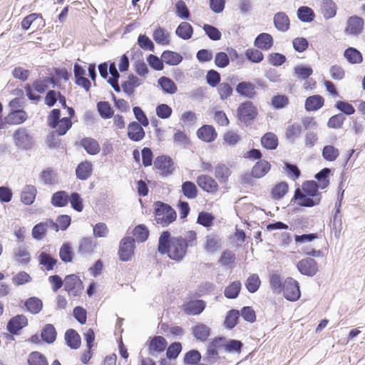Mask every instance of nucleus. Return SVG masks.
I'll return each mask as SVG.
<instances>
[{"mask_svg": "<svg viewBox=\"0 0 365 365\" xmlns=\"http://www.w3.org/2000/svg\"><path fill=\"white\" fill-rule=\"evenodd\" d=\"M331 170L329 168H325L315 175V178L319 181L321 189H324L328 186L329 183V174Z\"/></svg>", "mask_w": 365, "mask_h": 365, "instance_id": "59", "label": "nucleus"}, {"mask_svg": "<svg viewBox=\"0 0 365 365\" xmlns=\"http://www.w3.org/2000/svg\"><path fill=\"white\" fill-rule=\"evenodd\" d=\"M364 21L362 18L353 16L348 19L344 32L347 34L358 36L364 29Z\"/></svg>", "mask_w": 365, "mask_h": 365, "instance_id": "10", "label": "nucleus"}, {"mask_svg": "<svg viewBox=\"0 0 365 365\" xmlns=\"http://www.w3.org/2000/svg\"><path fill=\"white\" fill-rule=\"evenodd\" d=\"M197 137L202 140L210 143L214 141L217 137L215 128L210 125H205L197 131Z\"/></svg>", "mask_w": 365, "mask_h": 365, "instance_id": "22", "label": "nucleus"}, {"mask_svg": "<svg viewBox=\"0 0 365 365\" xmlns=\"http://www.w3.org/2000/svg\"><path fill=\"white\" fill-rule=\"evenodd\" d=\"M59 257L61 259L67 263L71 262L73 258L72 247L68 242H64L59 250Z\"/></svg>", "mask_w": 365, "mask_h": 365, "instance_id": "46", "label": "nucleus"}, {"mask_svg": "<svg viewBox=\"0 0 365 365\" xmlns=\"http://www.w3.org/2000/svg\"><path fill=\"white\" fill-rule=\"evenodd\" d=\"M97 109L100 115L104 119L110 118L113 115V110L107 101L98 102Z\"/></svg>", "mask_w": 365, "mask_h": 365, "instance_id": "52", "label": "nucleus"}, {"mask_svg": "<svg viewBox=\"0 0 365 365\" xmlns=\"http://www.w3.org/2000/svg\"><path fill=\"white\" fill-rule=\"evenodd\" d=\"M302 133V126L300 124L294 123L289 125L285 132L286 138L294 143L297 138H298Z\"/></svg>", "mask_w": 365, "mask_h": 365, "instance_id": "44", "label": "nucleus"}, {"mask_svg": "<svg viewBox=\"0 0 365 365\" xmlns=\"http://www.w3.org/2000/svg\"><path fill=\"white\" fill-rule=\"evenodd\" d=\"M92 171L93 165L91 163L88 161L82 162L76 168V177L81 180H86L90 178Z\"/></svg>", "mask_w": 365, "mask_h": 365, "instance_id": "26", "label": "nucleus"}, {"mask_svg": "<svg viewBox=\"0 0 365 365\" xmlns=\"http://www.w3.org/2000/svg\"><path fill=\"white\" fill-rule=\"evenodd\" d=\"M36 192V189L34 186H25L21 195V202L25 205L32 204L35 200Z\"/></svg>", "mask_w": 365, "mask_h": 365, "instance_id": "38", "label": "nucleus"}, {"mask_svg": "<svg viewBox=\"0 0 365 365\" xmlns=\"http://www.w3.org/2000/svg\"><path fill=\"white\" fill-rule=\"evenodd\" d=\"M297 267L301 274L309 277L314 276L319 270L317 262L310 257L300 260Z\"/></svg>", "mask_w": 365, "mask_h": 365, "instance_id": "8", "label": "nucleus"}, {"mask_svg": "<svg viewBox=\"0 0 365 365\" xmlns=\"http://www.w3.org/2000/svg\"><path fill=\"white\" fill-rule=\"evenodd\" d=\"M222 341L220 345L222 350L227 353H237L240 354L242 351L243 344L236 339H226L224 337H219Z\"/></svg>", "mask_w": 365, "mask_h": 365, "instance_id": "17", "label": "nucleus"}, {"mask_svg": "<svg viewBox=\"0 0 365 365\" xmlns=\"http://www.w3.org/2000/svg\"><path fill=\"white\" fill-rule=\"evenodd\" d=\"M270 170L269 163L262 160L258 161L252 168V175L255 178H260L264 176Z\"/></svg>", "mask_w": 365, "mask_h": 365, "instance_id": "29", "label": "nucleus"}, {"mask_svg": "<svg viewBox=\"0 0 365 365\" xmlns=\"http://www.w3.org/2000/svg\"><path fill=\"white\" fill-rule=\"evenodd\" d=\"M182 191L188 199H194L197 195V190L195 185L190 181H185L182 185Z\"/></svg>", "mask_w": 365, "mask_h": 365, "instance_id": "54", "label": "nucleus"}, {"mask_svg": "<svg viewBox=\"0 0 365 365\" xmlns=\"http://www.w3.org/2000/svg\"><path fill=\"white\" fill-rule=\"evenodd\" d=\"M221 239L219 236L213 234L209 235L206 237L205 250L208 252L213 253L221 247Z\"/></svg>", "mask_w": 365, "mask_h": 365, "instance_id": "33", "label": "nucleus"}, {"mask_svg": "<svg viewBox=\"0 0 365 365\" xmlns=\"http://www.w3.org/2000/svg\"><path fill=\"white\" fill-rule=\"evenodd\" d=\"M197 183L200 188L207 192L214 193L218 190L217 182L209 175H201L198 176Z\"/></svg>", "mask_w": 365, "mask_h": 365, "instance_id": "15", "label": "nucleus"}, {"mask_svg": "<svg viewBox=\"0 0 365 365\" xmlns=\"http://www.w3.org/2000/svg\"><path fill=\"white\" fill-rule=\"evenodd\" d=\"M282 291L284 297L291 302L297 301L301 296L299 282L292 277L284 282Z\"/></svg>", "mask_w": 365, "mask_h": 365, "instance_id": "6", "label": "nucleus"}, {"mask_svg": "<svg viewBox=\"0 0 365 365\" xmlns=\"http://www.w3.org/2000/svg\"><path fill=\"white\" fill-rule=\"evenodd\" d=\"M313 73V70L312 67L304 66V65H298L294 68V76L302 80H306Z\"/></svg>", "mask_w": 365, "mask_h": 365, "instance_id": "51", "label": "nucleus"}, {"mask_svg": "<svg viewBox=\"0 0 365 365\" xmlns=\"http://www.w3.org/2000/svg\"><path fill=\"white\" fill-rule=\"evenodd\" d=\"M297 16L303 22H311L315 16L313 10L308 6H301L297 10Z\"/></svg>", "mask_w": 365, "mask_h": 365, "instance_id": "49", "label": "nucleus"}, {"mask_svg": "<svg viewBox=\"0 0 365 365\" xmlns=\"http://www.w3.org/2000/svg\"><path fill=\"white\" fill-rule=\"evenodd\" d=\"M29 365H48L46 358L38 351L29 354L27 359Z\"/></svg>", "mask_w": 365, "mask_h": 365, "instance_id": "48", "label": "nucleus"}, {"mask_svg": "<svg viewBox=\"0 0 365 365\" xmlns=\"http://www.w3.org/2000/svg\"><path fill=\"white\" fill-rule=\"evenodd\" d=\"M133 235L138 242H145L148 236L149 231L144 225H139L133 230Z\"/></svg>", "mask_w": 365, "mask_h": 365, "instance_id": "61", "label": "nucleus"}, {"mask_svg": "<svg viewBox=\"0 0 365 365\" xmlns=\"http://www.w3.org/2000/svg\"><path fill=\"white\" fill-rule=\"evenodd\" d=\"M64 288L70 296L78 297L83 290V284L76 274L67 275L64 279Z\"/></svg>", "mask_w": 365, "mask_h": 365, "instance_id": "5", "label": "nucleus"}, {"mask_svg": "<svg viewBox=\"0 0 365 365\" xmlns=\"http://www.w3.org/2000/svg\"><path fill=\"white\" fill-rule=\"evenodd\" d=\"M24 304L26 309L33 314L39 313L43 308L42 301L35 297L26 299Z\"/></svg>", "mask_w": 365, "mask_h": 365, "instance_id": "39", "label": "nucleus"}, {"mask_svg": "<svg viewBox=\"0 0 365 365\" xmlns=\"http://www.w3.org/2000/svg\"><path fill=\"white\" fill-rule=\"evenodd\" d=\"M154 166L165 176L170 175L174 170L172 159L165 155L158 156L154 161Z\"/></svg>", "mask_w": 365, "mask_h": 365, "instance_id": "11", "label": "nucleus"}, {"mask_svg": "<svg viewBox=\"0 0 365 365\" xmlns=\"http://www.w3.org/2000/svg\"><path fill=\"white\" fill-rule=\"evenodd\" d=\"M288 191V185L286 182L277 184L272 190V195L274 199L279 200L284 196Z\"/></svg>", "mask_w": 365, "mask_h": 365, "instance_id": "64", "label": "nucleus"}, {"mask_svg": "<svg viewBox=\"0 0 365 365\" xmlns=\"http://www.w3.org/2000/svg\"><path fill=\"white\" fill-rule=\"evenodd\" d=\"M38 259L39 264L43 266L47 271L52 270L57 263V259L45 251L39 252Z\"/></svg>", "mask_w": 365, "mask_h": 365, "instance_id": "30", "label": "nucleus"}, {"mask_svg": "<svg viewBox=\"0 0 365 365\" xmlns=\"http://www.w3.org/2000/svg\"><path fill=\"white\" fill-rule=\"evenodd\" d=\"M68 195L66 191H58L51 197V203L55 207H64L68 204Z\"/></svg>", "mask_w": 365, "mask_h": 365, "instance_id": "43", "label": "nucleus"}, {"mask_svg": "<svg viewBox=\"0 0 365 365\" xmlns=\"http://www.w3.org/2000/svg\"><path fill=\"white\" fill-rule=\"evenodd\" d=\"M256 110L250 101H246L240 105L237 109V116L242 121H247L255 118Z\"/></svg>", "mask_w": 365, "mask_h": 365, "instance_id": "13", "label": "nucleus"}, {"mask_svg": "<svg viewBox=\"0 0 365 365\" xmlns=\"http://www.w3.org/2000/svg\"><path fill=\"white\" fill-rule=\"evenodd\" d=\"M28 118L26 112L24 110H11L6 117L5 123L9 125H19L23 123Z\"/></svg>", "mask_w": 365, "mask_h": 365, "instance_id": "20", "label": "nucleus"}, {"mask_svg": "<svg viewBox=\"0 0 365 365\" xmlns=\"http://www.w3.org/2000/svg\"><path fill=\"white\" fill-rule=\"evenodd\" d=\"M339 155V150L333 145H325L322 150V156L327 161H334Z\"/></svg>", "mask_w": 365, "mask_h": 365, "instance_id": "56", "label": "nucleus"}, {"mask_svg": "<svg viewBox=\"0 0 365 365\" xmlns=\"http://www.w3.org/2000/svg\"><path fill=\"white\" fill-rule=\"evenodd\" d=\"M158 83L165 93L173 94L177 90V86L170 78L163 76L158 79Z\"/></svg>", "mask_w": 365, "mask_h": 365, "instance_id": "42", "label": "nucleus"}, {"mask_svg": "<svg viewBox=\"0 0 365 365\" xmlns=\"http://www.w3.org/2000/svg\"><path fill=\"white\" fill-rule=\"evenodd\" d=\"M162 61L168 65L176 66L182 61V57L177 52L165 51L162 54Z\"/></svg>", "mask_w": 365, "mask_h": 365, "instance_id": "37", "label": "nucleus"}, {"mask_svg": "<svg viewBox=\"0 0 365 365\" xmlns=\"http://www.w3.org/2000/svg\"><path fill=\"white\" fill-rule=\"evenodd\" d=\"M28 319L23 314L12 317L7 324V330L13 334H16L19 330L27 326Z\"/></svg>", "mask_w": 365, "mask_h": 365, "instance_id": "14", "label": "nucleus"}, {"mask_svg": "<svg viewBox=\"0 0 365 365\" xmlns=\"http://www.w3.org/2000/svg\"><path fill=\"white\" fill-rule=\"evenodd\" d=\"M60 110L53 109L47 117V122L51 128L56 129L58 135H63L71 128L72 122L70 118H60Z\"/></svg>", "mask_w": 365, "mask_h": 365, "instance_id": "3", "label": "nucleus"}, {"mask_svg": "<svg viewBox=\"0 0 365 365\" xmlns=\"http://www.w3.org/2000/svg\"><path fill=\"white\" fill-rule=\"evenodd\" d=\"M256 86L250 81H242L236 86V92L247 98H253L256 94Z\"/></svg>", "mask_w": 365, "mask_h": 365, "instance_id": "18", "label": "nucleus"}, {"mask_svg": "<svg viewBox=\"0 0 365 365\" xmlns=\"http://www.w3.org/2000/svg\"><path fill=\"white\" fill-rule=\"evenodd\" d=\"M261 281L257 274L250 275L245 282V287L251 293L256 292L259 288Z\"/></svg>", "mask_w": 365, "mask_h": 365, "instance_id": "58", "label": "nucleus"}, {"mask_svg": "<svg viewBox=\"0 0 365 365\" xmlns=\"http://www.w3.org/2000/svg\"><path fill=\"white\" fill-rule=\"evenodd\" d=\"M322 12L325 19L333 18L336 13V6L331 0H324L322 5Z\"/></svg>", "mask_w": 365, "mask_h": 365, "instance_id": "41", "label": "nucleus"}, {"mask_svg": "<svg viewBox=\"0 0 365 365\" xmlns=\"http://www.w3.org/2000/svg\"><path fill=\"white\" fill-rule=\"evenodd\" d=\"M344 57L350 63H359L363 60L361 53L357 49L352 47L345 50Z\"/></svg>", "mask_w": 365, "mask_h": 365, "instance_id": "47", "label": "nucleus"}, {"mask_svg": "<svg viewBox=\"0 0 365 365\" xmlns=\"http://www.w3.org/2000/svg\"><path fill=\"white\" fill-rule=\"evenodd\" d=\"M240 317V312L236 309H231L227 312L225 320V326L229 329L234 328L237 324V320Z\"/></svg>", "mask_w": 365, "mask_h": 365, "instance_id": "57", "label": "nucleus"}, {"mask_svg": "<svg viewBox=\"0 0 365 365\" xmlns=\"http://www.w3.org/2000/svg\"><path fill=\"white\" fill-rule=\"evenodd\" d=\"M141 124L133 121L129 123L128 126V136L135 142H138L145 138V133Z\"/></svg>", "mask_w": 365, "mask_h": 365, "instance_id": "16", "label": "nucleus"}, {"mask_svg": "<svg viewBox=\"0 0 365 365\" xmlns=\"http://www.w3.org/2000/svg\"><path fill=\"white\" fill-rule=\"evenodd\" d=\"M192 333L197 339L205 341L210 335V328L203 324H197L193 328Z\"/></svg>", "mask_w": 365, "mask_h": 365, "instance_id": "55", "label": "nucleus"}, {"mask_svg": "<svg viewBox=\"0 0 365 365\" xmlns=\"http://www.w3.org/2000/svg\"><path fill=\"white\" fill-rule=\"evenodd\" d=\"M15 145L20 149L28 150H31L34 145L33 138L28 133L24 128L17 129L14 134Z\"/></svg>", "mask_w": 365, "mask_h": 365, "instance_id": "4", "label": "nucleus"}, {"mask_svg": "<svg viewBox=\"0 0 365 365\" xmlns=\"http://www.w3.org/2000/svg\"><path fill=\"white\" fill-rule=\"evenodd\" d=\"M57 332L54 326L51 324H46L42 330L41 336L43 341L51 344L55 341L56 339Z\"/></svg>", "mask_w": 365, "mask_h": 365, "instance_id": "34", "label": "nucleus"}, {"mask_svg": "<svg viewBox=\"0 0 365 365\" xmlns=\"http://www.w3.org/2000/svg\"><path fill=\"white\" fill-rule=\"evenodd\" d=\"M205 303L202 300H195L187 302L183 305V311L189 315L199 314L203 312Z\"/></svg>", "mask_w": 365, "mask_h": 365, "instance_id": "23", "label": "nucleus"}, {"mask_svg": "<svg viewBox=\"0 0 365 365\" xmlns=\"http://www.w3.org/2000/svg\"><path fill=\"white\" fill-rule=\"evenodd\" d=\"M135 239L132 237H125L120 241L118 255L121 261L127 262L131 259L134 252Z\"/></svg>", "mask_w": 365, "mask_h": 365, "instance_id": "7", "label": "nucleus"}, {"mask_svg": "<svg viewBox=\"0 0 365 365\" xmlns=\"http://www.w3.org/2000/svg\"><path fill=\"white\" fill-rule=\"evenodd\" d=\"M197 244L195 231H187L184 237H171L170 232L163 231L158 239V250L161 255L167 254L170 259L180 262L185 257L187 248Z\"/></svg>", "mask_w": 365, "mask_h": 365, "instance_id": "1", "label": "nucleus"}, {"mask_svg": "<svg viewBox=\"0 0 365 365\" xmlns=\"http://www.w3.org/2000/svg\"><path fill=\"white\" fill-rule=\"evenodd\" d=\"M241 290V283L235 281L225 289V296L228 299H235L238 297Z\"/></svg>", "mask_w": 365, "mask_h": 365, "instance_id": "53", "label": "nucleus"}, {"mask_svg": "<svg viewBox=\"0 0 365 365\" xmlns=\"http://www.w3.org/2000/svg\"><path fill=\"white\" fill-rule=\"evenodd\" d=\"M232 91V87L228 83L222 82L217 85V93L222 101L229 98Z\"/></svg>", "mask_w": 365, "mask_h": 365, "instance_id": "62", "label": "nucleus"}, {"mask_svg": "<svg viewBox=\"0 0 365 365\" xmlns=\"http://www.w3.org/2000/svg\"><path fill=\"white\" fill-rule=\"evenodd\" d=\"M294 198L295 200H299L298 204L303 207H313L319 204L321 200V197H313L303 194L299 190H296Z\"/></svg>", "mask_w": 365, "mask_h": 365, "instance_id": "21", "label": "nucleus"}, {"mask_svg": "<svg viewBox=\"0 0 365 365\" xmlns=\"http://www.w3.org/2000/svg\"><path fill=\"white\" fill-rule=\"evenodd\" d=\"M324 100L320 95H314L308 97L305 101V109L307 111H314L324 106Z\"/></svg>", "mask_w": 365, "mask_h": 365, "instance_id": "27", "label": "nucleus"}, {"mask_svg": "<svg viewBox=\"0 0 365 365\" xmlns=\"http://www.w3.org/2000/svg\"><path fill=\"white\" fill-rule=\"evenodd\" d=\"M230 175L231 170L227 165L219 163L215 166V175L220 182H226Z\"/></svg>", "mask_w": 365, "mask_h": 365, "instance_id": "35", "label": "nucleus"}, {"mask_svg": "<svg viewBox=\"0 0 365 365\" xmlns=\"http://www.w3.org/2000/svg\"><path fill=\"white\" fill-rule=\"evenodd\" d=\"M81 145L90 155H96L101 150L100 145L98 141L91 138H85L82 139Z\"/></svg>", "mask_w": 365, "mask_h": 365, "instance_id": "32", "label": "nucleus"}, {"mask_svg": "<svg viewBox=\"0 0 365 365\" xmlns=\"http://www.w3.org/2000/svg\"><path fill=\"white\" fill-rule=\"evenodd\" d=\"M273 41V38L270 34L262 33L255 38L254 45L258 48L267 51L272 48Z\"/></svg>", "mask_w": 365, "mask_h": 365, "instance_id": "25", "label": "nucleus"}, {"mask_svg": "<svg viewBox=\"0 0 365 365\" xmlns=\"http://www.w3.org/2000/svg\"><path fill=\"white\" fill-rule=\"evenodd\" d=\"M153 39L157 43L167 45L169 43V34L159 27L153 32Z\"/></svg>", "mask_w": 365, "mask_h": 365, "instance_id": "60", "label": "nucleus"}, {"mask_svg": "<svg viewBox=\"0 0 365 365\" xmlns=\"http://www.w3.org/2000/svg\"><path fill=\"white\" fill-rule=\"evenodd\" d=\"M148 346L149 354L154 356L155 353H160L165 349L167 341L163 336H155L150 341Z\"/></svg>", "mask_w": 365, "mask_h": 365, "instance_id": "19", "label": "nucleus"}, {"mask_svg": "<svg viewBox=\"0 0 365 365\" xmlns=\"http://www.w3.org/2000/svg\"><path fill=\"white\" fill-rule=\"evenodd\" d=\"M261 143L264 148L274 150L278 145V139L274 133H267L262 138Z\"/></svg>", "mask_w": 365, "mask_h": 365, "instance_id": "45", "label": "nucleus"}, {"mask_svg": "<svg viewBox=\"0 0 365 365\" xmlns=\"http://www.w3.org/2000/svg\"><path fill=\"white\" fill-rule=\"evenodd\" d=\"M346 117L343 113H339L331 116L327 123V126L334 129H339L342 128Z\"/></svg>", "mask_w": 365, "mask_h": 365, "instance_id": "63", "label": "nucleus"}, {"mask_svg": "<svg viewBox=\"0 0 365 365\" xmlns=\"http://www.w3.org/2000/svg\"><path fill=\"white\" fill-rule=\"evenodd\" d=\"M274 24L278 31L285 32L289 29V19L284 12H277L274 16Z\"/></svg>", "mask_w": 365, "mask_h": 365, "instance_id": "24", "label": "nucleus"}, {"mask_svg": "<svg viewBox=\"0 0 365 365\" xmlns=\"http://www.w3.org/2000/svg\"><path fill=\"white\" fill-rule=\"evenodd\" d=\"M98 246V242L91 237H83L78 245V253L83 256L91 255Z\"/></svg>", "mask_w": 365, "mask_h": 365, "instance_id": "12", "label": "nucleus"}, {"mask_svg": "<svg viewBox=\"0 0 365 365\" xmlns=\"http://www.w3.org/2000/svg\"><path fill=\"white\" fill-rule=\"evenodd\" d=\"M175 34L180 38L184 40H187L192 37L193 29L189 23L184 21L180 24L177 27Z\"/></svg>", "mask_w": 365, "mask_h": 365, "instance_id": "40", "label": "nucleus"}, {"mask_svg": "<svg viewBox=\"0 0 365 365\" xmlns=\"http://www.w3.org/2000/svg\"><path fill=\"white\" fill-rule=\"evenodd\" d=\"M38 24V26H44V21L41 14L33 13L26 16L21 21V27L28 30L32 24Z\"/></svg>", "mask_w": 365, "mask_h": 365, "instance_id": "31", "label": "nucleus"}, {"mask_svg": "<svg viewBox=\"0 0 365 365\" xmlns=\"http://www.w3.org/2000/svg\"><path fill=\"white\" fill-rule=\"evenodd\" d=\"M66 344L73 349H76L81 346V337L73 329H68L65 333Z\"/></svg>", "mask_w": 365, "mask_h": 365, "instance_id": "28", "label": "nucleus"}, {"mask_svg": "<svg viewBox=\"0 0 365 365\" xmlns=\"http://www.w3.org/2000/svg\"><path fill=\"white\" fill-rule=\"evenodd\" d=\"M142 81L137 76L130 75L127 81L122 84V88L125 93L128 95H132L134 92L135 88L141 85Z\"/></svg>", "mask_w": 365, "mask_h": 365, "instance_id": "36", "label": "nucleus"}, {"mask_svg": "<svg viewBox=\"0 0 365 365\" xmlns=\"http://www.w3.org/2000/svg\"><path fill=\"white\" fill-rule=\"evenodd\" d=\"M319 185L314 180L307 181L303 184L302 189L306 195L313 197H321L320 193L318 192Z\"/></svg>", "mask_w": 365, "mask_h": 365, "instance_id": "50", "label": "nucleus"}, {"mask_svg": "<svg viewBox=\"0 0 365 365\" xmlns=\"http://www.w3.org/2000/svg\"><path fill=\"white\" fill-rule=\"evenodd\" d=\"M220 338H215L208 345L207 351L204 356V360L209 364H215L218 359V351L222 350Z\"/></svg>", "mask_w": 365, "mask_h": 365, "instance_id": "9", "label": "nucleus"}, {"mask_svg": "<svg viewBox=\"0 0 365 365\" xmlns=\"http://www.w3.org/2000/svg\"><path fill=\"white\" fill-rule=\"evenodd\" d=\"M155 220L162 227H167L176 219V212L171 206L160 201L154 203Z\"/></svg>", "mask_w": 365, "mask_h": 365, "instance_id": "2", "label": "nucleus"}]
</instances>
